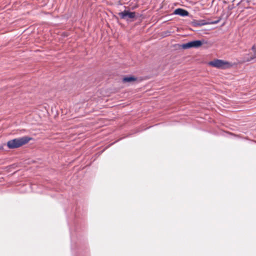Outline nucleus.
Returning a JSON list of instances; mask_svg holds the SVG:
<instances>
[{"label": "nucleus", "mask_w": 256, "mask_h": 256, "mask_svg": "<svg viewBox=\"0 0 256 256\" xmlns=\"http://www.w3.org/2000/svg\"><path fill=\"white\" fill-rule=\"evenodd\" d=\"M32 139V138L28 136L14 138L8 142L7 146L10 149L18 148L22 145L28 143Z\"/></svg>", "instance_id": "obj_1"}, {"label": "nucleus", "mask_w": 256, "mask_h": 256, "mask_svg": "<svg viewBox=\"0 0 256 256\" xmlns=\"http://www.w3.org/2000/svg\"><path fill=\"white\" fill-rule=\"evenodd\" d=\"M202 44V42L200 40H195L190 41L188 42L183 44L182 47L184 49H188L192 48H198Z\"/></svg>", "instance_id": "obj_2"}, {"label": "nucleus", "mask_w": 256, "mask_h": 256, "mask_svg": "<svg viewBox=\"0 0 256 256\" xmlns=\"http://www.w3.org/2000/svg\"><path fill=\"white\" fill-rule=\"evenodd\" d=\"M119 16L122 19L125 20L127 21L128 18H134L136 16V12H130V10H124L119 13Z\"/></svg>", "instance_id": "obj_3"}, {"label": "nucleus", "mask_w": 256, "mask_h": 256, "mask_svg": "<svg viewBox=\"0 0 256 256\" xmlns=\"http://www.w3.org/2000/svg\"><path fill=\"white\" fill-rule=\"evenodd\" d=\"M228 64V62L221 60H214L210 62L209 64L214 67L220 68H222L224 64Z\"/></svg>", "instance_id": "obj_4"}, {"label": "nucleus", "mask_w": 256, "mask_h": 256, "mask_svg": "<svg viewBox=\"0 0 256 256\" xmlns=\"http://www.w3.org/2000/svg\"><path fill=\"white\" fill-rule=\"evenodd\" d=\"M253 52L252 54H248L245 58V60L246 62H250L256 60V45L254 44L252 46L251 48Z\"/></svg>", "instance_id": "obj_5"}, {"label": "nucleus", "mask_w": 256, "mask_h": 256, "mask_svg": "<svg viewBox=\"0 0 256 256\" xmlns=\"http://www.w3.org/2000/svg\"><path fill=\"white\" fill-rule=\"evenodd\" d=\"M192 25L194 26H202L208 24V20H194L192 22Z\"/></svg>", "instance_id": "obj_6"}, {"label": "nucleus", "mask_w": 256, "mask_h": 256, "mask_svg": "<svg viewBox=\"0 0 256 256\" xmlns=\"http://www.w3.org/2000/svg\"><path fill=\"white\" fill-rule=\"evenodd\" d=\"M174 14L176 15H178L182 16H188L189 12L186 10L178 8L174 10Z\"/></svg>", "instance_id": "obj_7"}, {"label": "nucleus", "mask_w": 256, "mask_h": 256, "mask_svg": "<svg viewBox=\"0 0 256 256\" xmlns=\"http://www.w3.org/2000/svg\"><path fill=\"white\" fill-rule=\"evenodd\" d=\"M136 80V78L133 76H126L123 78L124 82H130Z\"/></svg>", "instance_id": "obj_8"}, {"label": "nucleus", "mask_w": 256, "mask_h": 256, "mask_svg": "<svg viewBox=\"0 0 256 256\" xmlns=\"http://www.w3.org/2000/svg\"><path fill=\"white\" fill-rule=\"evenodd\" d=\"M220 20H221L220 18H218V20H208V24H216L218 23Z\"/></svg>", "instance_id": "obj_9"}]
</instances>
